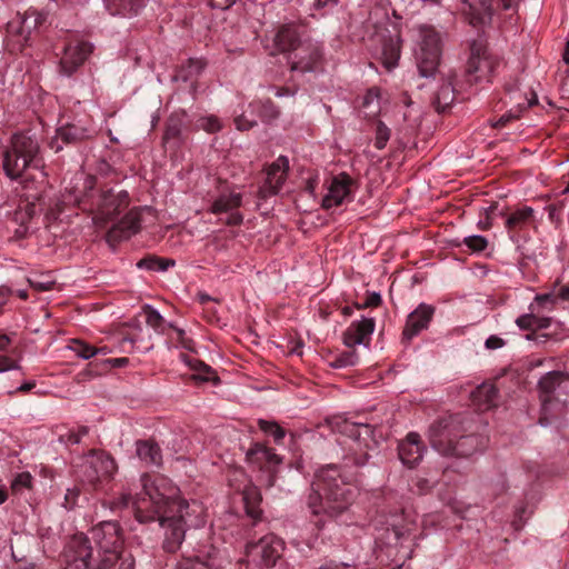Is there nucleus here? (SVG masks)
<instances>
[{"label":"nucleus","instance_id":"obj_22","mask_svg":"<svg viewBox=\"0 0 569 569\" xmlns=\"http://www.w3.org/2000/svg\"><path fill=\"white\" fill-rule=\"evenodd\" d=\"M398 451L401 462L409 468H413L421 461L426 448L421 443L418 433L409 432L406 439L399 443Z\"/></svg>","mask_w":569,"mask_h":569},{"label":"nucleus","instance_id":"obj_10","mask_svg":"<svg viewBox=\"0 0 569 569\" xmlns=\"http://www.w3.org/2000/svg\"><path fill=\"white\" fill-rule=\"evenodd\" d=\"M499 62L498 57L492 54L483 42H472L467 64L469 81L475 83L490 81Z\"/></svg>","mask_w":569,"mask_h":569},{"label":"nucleus","instance_id":"obj_23","mask_svg":"<svg viewBox=\"0 0 569 569\" xmlns=\"http://www.w3.org/2000/svg\"><path fill=\"white\" fill-rule=\"evenodd\" d=\"M435 309L426 303H420L407 318V323L403 330L406 339L410 340L422 330L427 329Z\"/></svg>","mask_w":569,"mask_h":569},{"label":"nucleus","instance_id":"obj_53","mask_svg":"<svg viewBox=\"0 0 569 569\" xmlns=\"http://www.w3.org/2000/svg\"><path fill=\"white\" fill-rule=\"evenodd\" d=\"M78 496H79L78 488L74 487V488L68 489L66 492V496H64L66 508H72L76 503Z\"/></svg>","mask_w":569,"mask_h":569},{"label":"nucleus","instance_id":"obj_46","mask_svg":"<svg viewBox=\"0 0 569 569\" xmlns=\"http://www.w3.org/2000/svg\"><path fill=\"white\" fill-rule=\"evenodd\" d=\"M390 139V129L381 121L377 123L375 132V147L379 150L387 146Z\"/></svg>","mask_w":569,"mask_h":569},{"label":"nucleus","instance_id":"obj_37","mask_svg":"<svg viewBox=\"0 0 569 569\" xmlns=\"http://www.w3.org/2000/svg\"><path fill=\"white\" fill-rule=\"evenodd\" d=\"M69 349L73 351L79 358L88 360L98 353L107 355V348H94L81 340H72Z\"/></svg>","mask_w":569,"mask_h":569},{"label":"nucleus","instance_id":"obj_52","mask_svg":"<svg viewBox=\"0 0 569 569\" xmlns=\"http://www.w3.org/2000/svg\"><path fill=\"white\" fill-rule=\"evenodd\" d=\"M17 369H20V366L16 360L7 356L0 357V373Z\"/></svg>","mask_w":569,"mask_h":569},{"label":"nucleus","instance_id":"obj_50","mask_svg":"<svg viewBox=\"0 0 569 569\" xmlns=\"http://www.w3.org/2000/svg\"><path fill=\"white\" fill-rule=\"evenodd\" d=\"M114 565H118V569H133V559L130 556H122L121 551H119L118 560L109 562L107 567H102L100 561L99 569H109Z\"/></svg>","mask_w":569,"mask_h":569},{"label":"nucleus","instance_id":"obj_18","mask_svg":"<svg viewBox=\"0 0 569 569\" xmlns=\"http://www.w3.org/2000/svg\"><path fill=\"white\" fill-rule=\"evenodd\" d=\"M289 170V160L284 156H280L267 169V178L264 184L259 189L261 198L266 199L270 196L277 194L287 180Z\"/></svg>","mask_w":569,"mask_h":569},{"label":"nucleus","instance_id":"obj_9","mask_svg":"<svg viewBox=\"0 0 569 569\" xmlns=\"http://www.w3.org/2000/svg\"><path fill=\"white\" fill-rule=\"evenodd\" d=\"M92 539L96 541L101 566L107 567L109 562L118 560L119 551L122 548L120 527L114 521H103L96 526L92 531Z\"/></svg>","mask_w":569,"mask_h":569},{"label":"nucleus","instance_id":"obj_47","mask_svg":"<svg viewBox=\"0 0 569 569\" xmlns=\"http://www.w3.org/2000/svg\"><path fill=\"white\" fill-rule=\"evenodd\" d=\"M32 486V476L30 472H20L18 473L12 482H11V489L14 492H21L24 489H30Z\"/></svg>","mask_w":569,"mask_h":569},{"label":"nucleus","instance_id":"obj_59","mask_svg":"<svg viewBox=\"0 0 569 569\" xmlns=\"http://www.w3.org/2000/svg\"><path fill=\"white\" fill-rule=\"evenodd\" d=\"M11 293V289L7 287H0V308L7 302L8 297Z\"/></svg>","mask_w":569,"mask_h":569},{"label":"nucleus","instance_id":"obj_13","mask_svg":"<svg viewBox=\"0 0 569 569\" xmlns=\"http://www.w3.org/2000/svg\"><path fill=\"white\" fill-rule=\"evenodd\" d=\"M283 550V540L272 533L262 537L257 543L247 546V553L260 557L261 562L267 567L274 566L282 556Z\"/></svg>","mask_w":569,"mask_h":569},{"label":"nucleus","instance_id":"obj_16","mask_svg":"<svg viewBox=\"0 0 569 569\" xmlns=\"http://www.w3.org/2000/svg\"><path fill=\"white\" fill-rule=\"evenodd\" d=\"M352 184V179L346 173L333 177L322 199V206L330 209L351 200Z\"/></svg>","mask_w":569,"mask_h":569},{"label":"nucleus","instance_id":"obj_41","mask_svg":"<svg viewBox=\"0 0 569 569\" xmlns=\"http://www.w3.org/2000/svg\"><path fill=\"white\" fill-rule=\"evenodd\" d=\"M400 58V49L397 43L390 42L385 44L382 49V62L388 70L397 67Z\"/></svg>","mask_w":569,"mask_h":569},{"label":"nucleus","instance_id":"obj_4","mask_svg":"<svg viewBox=\"0 0 569 569\" xmlns=\"http://www.w3.org/2000/svg\"><path fill=\"white\" fill-rule=\"evenodd\" d=\"M563 382H566L563 375L557 371L548 372L539 380V387L542 392L539 422L542 427L551 425L560 427L567 416V405L558 398L559 389Z\"/></svg>","mask_w":569,"mask_h":569},{"label":"nucleus","instance_id":"obj_21","mask_svg":"<svg viewBox=\"0 0 569 569\" xmlns=\"http://www.w3.org/2000/svg\"><path fill=\"white\" fill-rule=\"evenodd\" d=\"M144 209L130 210L117 224H114L107 233V240L113 244L121 240L128 239L136 234L140 229V216Z\"/></svg>","mask_w":569,"mask_h":569},{"label":"nucleus","instance_id":"obj_42","mask_svg":"<svg viewBox=\"0 0 569 569\" xmlns=\"http://www.w3.org/2000/svg\"><path fill=\"white\" fill-rule=\"evenodd\" d=\"M345 432L352 439L356 446H360V439L369 437L371 430L368 425H356L351 422L345 423Z\"/></svg>","mask_w":569,"mask_h":569},{"label":"nucleus","instance_id":"obj_61","mask_svg":"<svg viewBox=\"0 0 569 569\" xmlns=\"http://www.w3.org/2000/svg\"><path fill=\"white\" fill-rule=\"evenodd\" d=\"M502 4V8L506 10L513 9L518 6L520 0H499Z\"/></svg>","mask_w":569,"mask_h":569},{"label":"nucleus","instance_id":"obj_12","mask_svg":"<svg viewBox=\"0 0 569 569\" xmlns=\"http://www.w3.org/2000/svg\"><path fill=\"white\" fill-rule=\"evenodd\" d=\"M322 58V48L318 41L305 39L290 53L289 61L292 70L309 72L316 70Z\"/></svg>","mask_w":569,"mask_h":569},{"label":"nucleus","instance_id":"obj_11","mask_svg":"<svg viewBox=\"0 0 569 569\" xmlns=\"http://www.w3.org/2000/svg\"><path fill=\"white\" fill-rule=\"evenodd\" d=\"M94 178L83 172H78L64 188L61 199L57 202L56 208L50 210L53 219H60L66 207L78 206L86 201L89 192L93 189Z\"/></svg>","mask_w":569,"mask_h":569},{"label":"nucleus","instance_id":"obj_63","mask_svg":"<svg viewBox=\"0 0 569 569\" xmlns=\"http://www.w3.org/2000/svg\"><path fill=\"white\" fill-rule=\"evenodd\" d=\"M553 299L550 295H541V296H537L536 297V302L537 303H549V302H552Z\"/></svg>","mask_w":569,"mask_h":569},{"label":"nucleus","instance_id":"obj_24","mask_svg":"<svg viewBox=\"0 0 569 569\" xmlns=\"http://www.w3.org/2000/svg\"><path fill=\"white\" fill-rule=\"evenodd\" d=\"M462 12L470 24H486L491 20L492 0H463Z\"/></svg>","mask_w":569,"mask_h":569},{"label":"nucleus","instance_id":"obj_32","mask_svg":"<svg viewBox=\"0 0 569 569\" xmlns=\"http://www.w3.org/2000/svg\"><path fill=\"white\" fill-rule=\"evenodd\" d=\"M530 312L522 315L517 318L516 323L521 330H530L536 331L539 329L548 328L550 325V319L546 317H539L535 315V306L530 305Z\"/></svg>","mask_w":569,"mask_h":569},{"label":"nucleus","instance_id":"obj_26","mask_svg":"<svg viewBox=\"0 0 569 569\" xmlns=\"http://www.w3.org/2000/svg\"><path fill=\"white\" fill-rule=\"evenodd\" d=\"M300 39L297 29L293 26H282L274 34L273 43L278 52L291 53L299 42Z\"/></svg>","mask_w":569,"mask_h":569},{"label":"nucleus","instance_id":"obj_1","mask_svg":"<svg viewBox=\"0 0 569 569\" xmlns=\"http://www.w3.org/2000/svg\"><path fill=\"white\" fill-rule=\"evenodd\" d=\"M142 491L133 499L122 495L114 507L136 508V517L140 522L154 519L143 515L152 511L164 530L166 550L174 552L184 539L187 528H199L206 523V508L198 500L178 499V488L163 476L141 477Z\"/></svg>","mask_w":569,"mask_h":569},{"label":"nucleus","instance_id":"obj_3","mask_svg":"<svg viewBox=\"0 0 569 569\" xmlns=\"http://www.w3.org/2000/svg\"><path fill=\"white\" fill-rule=\"evenodd\" d=\"M40 143L29 132L14 133L4 148L2 167L10 179L20 178L28 168H40Z\"/></svg>","mask_w":569,"mask_h":569},{"label":"nucleus","instance_id":"obj_49","mask_svg":"<svg viewBox=\"0 0 569 569\" xmlns=\"http://www.w3.org/2000/svg\"><path fill=\"white\" fill-rule=\"evenodd\" d=\"M357 363V357L353 352H347L337 357L333 361L330 362L332 368H346L350 366H355Z\"/></svg>","mask_w":569,"mask_h":569},{"label":"nucleus","instance_id":"obj_33","mask_svg":"<svg viewBox=\"0 0 569 569\" xmlns=\"http://www.w3.org/2000/svg\"><path fill=\"white\" fill-rule=\"evenodd\" d=\"M183 362L193 370L191 378L196 381H213L217 380V376L214 371L207 366L206 363L199 361L198 359L189 358L187 356L182 357Z\"/></svg>","mask_w":569,"mask_h":569},{"label":"nucleus","instance_id":"obj_54","mask_svg":"<svg viewBox=\"0 0 569 569\" xmlns=\"http://www.w3.org/2000/svg\"><path fill=\"white\" fill-rule=\"evenodd\" d=\"M197 561L211 569H216L221 565V561L211 555H208L207 558H200V556H197Z\"/></svg>","mask_w":569,"mask_h":569},{"label":"nucleus","instance_id":"obj_8","mask_svg":"<svg viewBox=\"0 0 569 569\" xmlns=\"http://www.w3.org/2000/svg\"><path fill=\"white\" fill-rule=\"evenodd\" d=\"M116 471L117 465L108 453L92 450L81 459L77 475L81 481L97 488L100 482L110 479Z\"/></svg>","mask_w":569,"mask_h":569},{"label":"nucleus","instance_id":"obj_19","mask_svg":"<svg viewBox=\"0 0 569 569\" xmlns=\"http://www.w3.org/2000/svg\"><path fill=\"white\" fill-rule=\"evenodd\" d=\"M46 20V16L36 10H29L24 16L12 20L8 24V32L10 36L17 37V43L23 46L27 43L31 32L38 28Z\"/></svg>","mask_w":569,"mask_h":569},{"label":"nucleus","instance_id":"obj_5","mask_svg":"<svg viewBox=\"0 0 569 569\" xmlns=\"http://www.w3.org/2000/svg\"><path fill=\"white\" fill-rule=\"evenodd\" d=\"M429 438L432 448L442 455H456L468 457L478 450L480 439L476 436L460 437L453 432L451 425L447 421H439L430 427Z\"/></svg>","mask_w":569,"mask_h":569},{"label":"nucleus","instance_id":"obj_38","mask_svg":"<svg viewBox=\"0 0 569 569\" xmlns=\"http://www.w3.org/2000/svg\"><path fill=\"white\" fill-rule=\"evenodd\" d=\"M243 501L246 503L247 513L253 519H259L261 511L258 509L257 505L260 501V493L257 488H247L243 492Z\"/></svg>","mask_w":569,"mask_h":569},{"label":"nucleus","instance_id":"obj_25","mask_svg":"<svg viewBox=\"0 0 569 569\" xmlns=\"http://www.w3.org/2000/svg\"><path fill=\"white\" fill-rule=\"evenodd\" d=\"M507 98L508 101H505V103H513L515 106L493 123L495 127L506 126L510 120L519 118L520 113L526 108L537 103V98L535 96H532L531 98L521 97L520 94H517L515 91L511 90H508Z\"/></svg>","mask_w":569,"mask_h":569},{"label":"nucleus","instance_id":"obj_43","mask_svg":"<svg viewBox=\"0 0 569 569\" xmlns=\"http://www.w3.org/2000/svg\"><path fill=\"white\" fill-rule=\"evenodd\" d=\"M259 428L267 435L273 437L276 443H280L286 436V431L276 421H268L260 419L258 421Z\"/></svg>","mask_w":569,"mask_h":569},{"label":"nucleus","instance_id":"obj_35","mask_svg":"<svg viewBox=\"0 0 569 569\" xmlns=\"http://www.w3.org/2000/svg\"><path fill=\"white\" fill-rule=\"evenodd\" d=\"M533 210L530 207H523L508 216L506 226L509 231H517L528 226L532 219Z\"/></svg>","mask_w":569,"mask_h":569},{"label":"nucleus","instance_id":"obj_64","mask_svg":"<svg viewBox=\"0 0 569 569\" xmlns=\"http://www.w3.org/2000/svg\"><path fill=\"white\" fill-rule=\"evenodd\" d=\"M302 347L303 345L300 342H297L295 346H292L289 350V353L301 356L302 355Z\"/></svg>","mask_w":569,"mask_h":569},{"label":"nucleus","instance_id":"obj_39","mask_svg":"<svg viewBox=\"0 0 569 569\" xmlns=\"http://www.w3.org/2000/svg\"><path fill=\"white\" fill-rule=\"evenodd\" d=\"M143 315H144L146 323L149 327H151L156 332H158V333L166 332V326H167L166 321L158 310L153 309L150 306H147L143 309Z\"/></svg>","mask_w":569,"mask_h":569},{"label":"nucleus","instance_id":"obj_57","mask_svg":"<svg viewBox=\"0 0 569 569\" xmlns=\"http://www.w3.org/2000/svg\"><path fill=\"white\" fill-rule=\"evenodd\" d=\"M237 0H211V6L217 9H228L230 6L234 4Z\"/></svg>","mask_w":569,"mask_h":569},{"label":"nucleus","instance_id":"obj_34","mask_svg":"<svg viewBox=\"0 0 569 569\" xmlns=\"http://www.w3.org/2000/svg\"><path fill=\"white\" fill-rule=\"evenodd\" d=\"M241 193L231 191L220 194L211 206L212 213L228 212L237 209L241 204Z\"/></svg>","mask_w":569,"mask_h":569},{"label":"nucleus","instance_id":"obj_15","mask_svg":"<svg viewBox=\"0 0 569 569\" xmlns=\"http://www.w3.org/2000/svg\"><path fill=\"white\" fill-rule=\"evenodd\" d=\"M129 204V194L121 190L117 193L107 192L99 198L93 221L102 224L109 221L113 216L126 209Z\"/></svg>","mask_w":569,"mask_h":569},{"label":"nucleus","instance_id":"obj_20","mask_svg":"<svg viewBox=\"0 0 569 569\" xmlns=\"http://www.w3.org/2000/svg\"><path fill=\"white\" fill-rule=\"evenodd\" d=\"M375 327L373 318L362 317L360 320L351 322L343 333L345 345L349 348L356 346L369 347Z\"/></svg>","mask_w":569,"mask_h":569},{"label":"nucleus","instance_id":"obj_2","mask_svg":"<svg viewBox=\"0 0 569 569\" xmlns=\"http://www.w3.org/2000/svg\"><path fill=\"white\" fill-rule=\"evenodd\" d=\"M358 488L346 482L339 470L329 466L321 469L312 483L311 491L307 498V507L316 519L311 528H306L299 540H293L295 546L300 549L305 543L311 548L318 538L327 519H337L342 516L355 501Z\"/></svg>","mask_w":569,"mask_h":569},{"label":"nucleus","instance_id":"obj_27","mask_svg":"<svg viewBox=\"0 0 569 569\" xmlns=\"http://www.w3.org/2000/svg\"><path fill=\"white\" fill-rule=\"evenodd\" d=\"M86 131L82 128H79L74 124H66L61 126L57 129L56 136L50 141V148L56 152L62 150V143L60 141L70 143L76 142L82 138H84Z\"/></svg>","mask_w":569,"mask_h":569},{"label":"nucleus","instance_id":"obj_30","mask_svg":"<svg viewBox=\"0 0 569 569\" xmlns=\"http://www.w3.org/2000/svg\"><path fill=\"white\" fill-rule=\"evenodd\" d=\"M247 456L250 461L266 463L268 467L281 463V458L272 449L261 443H254Z\"/></svg>","mask_w":569,"mask_h":569},{"label":"nucleus","instance_id":"obj_56","mask_svg":"<svg viewBox=\"0 0 569 569\" xmlns=\"http://www.w3.org/2000/svg\"><path fill=\"white\" fill-rule=\"evenodd\" d=\"M381 302V296L378 292H371L367 298L366 301L359 306V308L362 307H376Z\"/></svg>","mask_w":569,"mask_h":569},{"label":"nucleus","instance_id":"obj_51","mask_svg":"<svg viewBox=\"0 0 569 569\" xmlns=\"http://www.w3.org/2000/svg\"><path fill=\"white\" fill-rule=\"evenodd\" d=\"M199 127L208 132H216L221 128V124L218 118L208 116L199 120Z\"/></svg>","mask_w":569,"mask_h":569},{"label":"nucleus","instance_id":"obj_29","mask_svg":"<svg viewBox=\"0 0 569 569\" xmlns=\"http://www.w3.org/2000/svg\"><path fill=\"white\" fill-rule=\"evenodd\" d=\"M104 3L110 14L131 17L138 13L146 0H104Z\"/></svg>","mask_w":569,"mask_h":569},{"label":"nucleus","instance_id":"obj_45","mask_svg":"<svg viewBox=\"0 0 569 569\" xmlns=\"http://www.w3.org/2000/svg\"><path fill=\"white\" fill-rule=\"evenodd\" d=\"M249 112L244 111L241 116L237 117L234 122L239 130H248L257 123V116L253 112L254 106L250 104Z\"/></svg>","mask_w":569,"mask_h":569},{"label":"nucleus","instance_id":"obj_62","mask_svg":"<svg viewBox=\"0 0 569 569\" xmlns=\"http://www.w3.org/2000/svg\"><path fill=\"white\" fill-rule=\"evenodd\" d=\"M10 345V338L7 335H0V351H4Z\"/></svg>","mask_w":569,"mask_h":569},{"label":"nucleus","instance_id":"obj_48","mask_svg":"<svg viewBox=\"0 0 569 569\" xmlns=\"http://www.w3.org/2000/svg\"><path fill=\"white\" fill-rule=\"evenodd\" d=\"M463 243L472 251V252H481L488 246V240L480 234H472L465 237Z\"/></svg>","mask_w":569,"mask_h":569},{"label":"nucleus","instance_id":"obj_58","mask_svg":"<svg viewBox=\"0 0 569 569\" xmlns=\"http://www.w3.org/2000/svg\"><path fill=\"white\" fill-rule=\"evenodd\" d=\"M318 184V178H309L306 184V190L311 194L315 196L316 188Z\"/></svg>","mask_w":569,"mask_h":569},{"label":"nucleus","instance_id":"obj_31","mask_svg":"<svg viewBox=\"0 0 569 569\" xmlns=\"http://www.w3.org/2000/svg\"><path fill=\"white\" fill-rule=\"evenodd\" d=\"M498 390L491 383H482L472 392V400L482 409H489L496 406Z\"/></svg>","mask_w":569,"mask_h":569},{"label":"nucleus","instance_id":"obj_6","mask_svg":"<svg viewBox=\"0 0 569 569\" xmlns=\"http://www.w3.org/2000/svg\"><path fill=\"white\" fill-rule=\"evenodd\" d=\"M416 61L421 77H432L440 63L441 38L431 27H420L415 49Z\"/></svg>","mask_w":569,"mask_h":569},{"label":"nucleus","instance_id":"obj_28","mask_svg":"<svg viewBox=\"0 0 569 569\" xmlns=\"http://www.w3.org/2000/svg\"><path fill=\"white\" fill-rule=\"evenodd\" d=\"M136 452L138 458L146 466L159 467L162 462V456L159 446L150 440L137 441Z\"/></svg>","mask_w":569,"mask_h":569},{"label":"nucleus","instance_id":"obj_17","mask_svg":"<svg viewBox=\"0 0 569 569\" xmlns=\"http://www.w3.org/2000/svg\"><path fill=\"white\" fill-rule=\"evenodd\" d=\"M92 548L83 535H76L68 542L66 549L67 565L63 569H88V559L91 557Z\"/></svg>","mask_w":569,"mask_h":569},{"label":"nucleus","instance_id":"obj_40","mask_svg":"<svg viewBox=\"0 0 569 569\" xmlns=\"http://www.w3.org/2000/svg\"><path fill=\"white\" fill-rule=\"evenodd\" d=\"M174 266V261L171 259H159L156 257H148L138 261L137 267L140 269H147L152 271H166L170 267Z\"/></svg>","mask_w":569,"mask_h":569},{"label":"nucleus","instance_id":"obj_14","mask_svg":"<svg viewBox=\"0 0 569 569\" xmlns=\"http://www.w3.org/2000/svg\"><path fill=\"white\" fill-rule=\"evenodd\" d=\"M92 50L93 46L88 41L78 40L68 43L60 59V72L71 76L84 63Z\"/></svg>","mask_w":569,"mask_h":569},{"label":"nucleus","instance_id":"obj_60","mask_svg":"<svg viewBox=\"0 0 569 569\" xmlns=\"http://www.w3.org/2000/svg\"><path fill=\"white\" fill-rule=\"evenodd\" d=\"M319 569H351V568H350V566H348L346 563H328V565L320 567Z\"/></svg>","mask_w":569,"mask_h":569},{"label":"nucleus","instance_id":"obj_36","mask_svg":"<svg viewBox=\"0 0 569 569\" xmlns=\"http://www.w3.org/2000/svg\"><path fill=\"white\" fill-rule=\"evenodd\" d=\"M455 100V89L450 82L443 83L435 96V104L438 111H445Z\"/></svg>","mask_w":569,"mask_h":569},{"label":"nucleus","instance_id":"obj_44","mask_svg":"<svg viewBox=\"0 0 569 569\" xmlns=\"http://www.w3.org/2000/svg\"><path fill=\"white\" fill-rule=\"evenodd\" d=\"M379 98L380 90L378 88H371L368 90L366 96L363 97L362 107L368 109V116H375L379 111Z\"/></svg>","mask_w":569,"mask_h":569},{"label":"nucleus","instance_id":"obj_7","mask_svg":"<svg viewBox=\"0 0 569 569\" xmlns=\"http://www.w3.org/2000/svg\"><path fill=\"white\" fill-rule=\"evenodd\" d=\"M388 526L377 528L376 541L402 550L403 557H410L416 540V525L406 521L402 517L393 516Z\"/></svg>","mask_w":569,"mask_h":569},{"label":"nucleus","instance_id":"obj_55","mask_svg":"<svg viewBox=\"0 0 569 569\" xmlns=\"http://www.w3.org/2000/svg\"><path fill=\"white\" fill-rule=\"evenodd\" d=\"M486 347L491 350L499 349L505 346V341L498 336H490L485 342Z\"/></svg>","mask_w":569,"mask_h":569}]
</instances>
